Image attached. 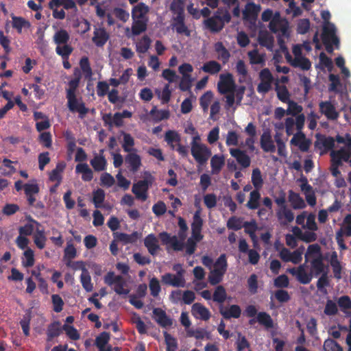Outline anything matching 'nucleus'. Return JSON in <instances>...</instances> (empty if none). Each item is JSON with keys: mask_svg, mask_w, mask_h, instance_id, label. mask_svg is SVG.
Here are the masks:
<instances>
[{"mask_svg": "<svg viewBox=\"0 0 351 351\" xmlns=\"http://www.w3.org/2000/svg\"><path fill=\"white\" fill-rule=\"evenodd\" d=\"M257 322L267 328H271L274 326L273 319L266 312H259L257 314Z\"/></svg>", "mask_w": 351, "mask_h": 351, "instance_id": "46", "label": "nucleus"}, {"mask_svg": "<svg viewBox=\"0 0 351 351\" xmlns=\"http://www.w3.org/2000/svg\"><path fill=\"white\" fill-rule=\"evenodd\" d=\"M165 141L167 142L168 145L170 146L171 149H176V145L174 143H178L181 141L180 134L175 130H168L165 134Z\"/></svg>", "mask_w": 351, "mask_h": 351, "instance_id": "36", "label": "nucleus"}, {"mask_svg": "<svg viewBox=\"0 0 351 351\" xmlns=\"http://www.w3.org/2000/svg\"><path fill=\"white\" fill-rule=\"evenodd\" d=\"M305 123L304 114H300L297 117V132L293 134V136L290 141L291 145L298 147L300 150L303 152L308 151L311 141L307 139L305 134L302 132Z\"/></svg>", "mask_w": 351, "mask_h": 351, "instance_id": "1", "label": "nucleus"}, {"mask_svg": "<svg viewBox=\"0 0 351 351\" xmlns=\"http://www.w3.org/2000/svg\"><path fill=\"white\" fill-rule=\"evenodd\" d=\"M203 226V220L200 217L199 211H196L193 217L191 223V237L186 241H199L202 239V229Z\"/></svg>", "mask_w": 351, "mask_h": 351, "instance_id": "10", "label": "nucleus"}, {"mask_svg": "<svg viewBox=\"0 0 351 351\" xmlns=\"http://www.w3.org/2000/svg\"><path fill=\"white\" fill-rule=\"evenodd\" d=\"M151 43V38L147 35H144L136 43V51L139 53H146L150 47Z\"/></svg>", "mask_w": 351, "mask_h": 351, "instance_id": "40", "label": "nucleus"}, {"mask_svg": "<svg viewBox=\"0 0 351 351\" xmlns=\"http://www.w3.org/2000/svg\"><path fill=\"white\" fill-rule=\"evenodd\" d=\"M289 198L294 209H300L305 207L304 201L298 193L290 191Z\"/></svg>", "mask_w": 351, "mask_h": 351, "instance_id": "44", "label": "nucleus"}, {"mask_svg": "<svg viewBox=\"0 0 351 351\" xmlns=\"http://www.w3.org/2000/svg\"><path fill=\"white\" fill-rule=\"evenodd\" d=\"M245 221L241 218L237 217H231L227 221V227L228 229L239 230L242 228H244Z\"/></svg>", "mask_w": 351, "mask_h": 351, "instance_id": "52", "label": "nucleus"}, {"mask_svg": "<svg viewBox=\"0 0 351 351\" xmlns=\"http://www.w3.org/2000/svg\"><path fill=\"white\" fill-rule=\"evenodd\" d=\"M149 12V7L144 3H139L135 5L132 10V19H147L146 14Z\"/></svg>", "mask_w": 351, "mask_h": 351, "instance_id": "29", "label": "nucleus"}, {"mask_svg": "<svg viewBox=\"0 0 351 351\" xmlns=\"http://www.w3.org/2000/svg\"><path fill=\"white\" fill-rule=\"evenodd\" d=\"M324 351H343L342 347L334 339L328 338L324 342Z\"/></svg>", "mask_w": 351, "mask_h": 351, "instance_id": "55", "label": "nucleus"}, {"mask_svg": "<svg viewBox=\"0 0 351 351\" xmlns=\"http://www.w3.org/2000/svg\"><path fill=\"white\" fill-rule=\"evenodd\" d=\"M51 301L53 304V310L56 313L61 312L64 304L62 298L58 294H53L51 295Z\"/></svg>", "mask_w": 351, "mask_h": 351, "instance_id": "63", "label": "nucleus"}, {"mask_svg": "<svg viewBox=\"0 0 351 351\" xmlns=\"http://www.w3.org/2000/svg\"><path fill=\"white\" fill-rule=\"evenodd\" d=\"M292 66L295 68H300L303 71H308L311 68V62L310 60L304 56L295 57L291 62Z\"/></svg>", "mask_w": 351, "mask_h": 351, "instance_id": "33", "label": "nucleus"}, {"mask_svg": "<svg viewBox=\"0 0 351 351\" xmlns=\"http://www.w3.org/2000/svg\"><path fill=\"white\" fill-rule=\"evenodd\" d=\"M105 199V192L101 189H97L93 193V202L95 208H101Z\"/></svg>", "mask_w": 351, "mask_h": 351, "instance_id": "51", "label": "nucleus"}, {"mask_svg": "<svg viewBox=\"0 0 351 351\" xmlns=\"http://www.w3.org/2000/svg\"><path fill=\"white\" fill-rule=\"evenodd\" d=\"M322 39L328 53L333 52V45L337 48L339 47V40L336 36V29L333 24H329L323 27Z\"/></svg>", "mask_w": 351, "mask_h": 351, "instance_id": "7", "label": "nucleus"}, {"mask_svg": "<svg viewBox=\"0 0 351 351\" xmlns=\"http://www.w3.org/2000/svg\"><path fill=\"white\" fill-rule=\"evenodd\" d=\"M191 152L195 160L201 165L206 163L212 154L210 149L206 145L195 143L191 147Z\"/></svg>", "mask_w": 351, "mask_h": 351, "instance_id": "8", "label": "nucleus"}, {"mask_svg": "<svg viewBox=\"0 0 351 351\" xmlns=\"http://www.w3.org/2000/svg\"><path fill=\"white\" fill-rule=\"evenodd\" d=\"M221 10L218 9L214 15L204 21L206 27L213 33L219 32L223 28V23L221 21L219 14Z\"/></svg>", "mask_w": 351, "mask_h": 351, "instance_id": "13", "label": "nucleus"}, {"mask_svg": "<svg viewBox=\"0 0 351 351\" xmlns=\"http://www.w3.org/2000/svg\"><path fill=\"white\" fill-rule=\"evenodd\" d=\"M70 38V36L66 30L60 29L57 31L53 37V42L57 46L66 44Z\"/></svg>", "mask_w": 351, "mask_h": 351, "instance_id": "41", "label": "nucleus"}, {"mask_svg": "<svg viewBox=\"0 0 351 351\" xmlns=\"http://www.w3.org/2000/svg\"><path fill=\"white\" fill-rule=\"evenodd\" d=\"M104 149H100L99 154H95L93 158L90 161V165L97 172L105 171L107 168L108 162L104 155Z\"/></svg>", "mask_w": 351, "mask_h": 351, "instance_id": "15", "label": "nucleus"}, {"mask_svg": "<svg viewBox=\"0 0 351 351\" xmlns=\"http://www.w3.org/2000/svg\"><path fill=\"white\" fill-rule=\"evenodd\" d=\"M12 27L16 29L19 34L22 33L23 28H29L31 25L30 23L21 16H12Z\"/></svg>", "mask_w": 351, "mask_h": 351, "instance_id": "34", "label": "nucleus"}, {"mask_svg": "<svg viewBox=\"0 0 351 351\" xmlns=\"http://www.w3.org/2000/svg\"><path fill=\"white\" fill-rule=\"evenodd\" d=\"M230 153L243 168H247L250 167L251 163L250 158L244 151L237 148L230 149Z\"/></svg>", "mask_w": 351, "mask_h": 351, "instance_id": "23", "label": "nucleus"}, {"mask_svg": "<svg viewBox=\"0 0 351 351\" xmlns=\"http://www.w3.org/2000/svg\"><path fill=\"white\" fill-rule=\"evenodd\" d=\"M128 153L125 157V162L130 171L136 173L142 165L141 156L135 152Z\"/></svg>", "mask_w": 351, "mask_h": 351, "instance_id": "18", "label": "nucleus"}, {"mask_svg": "<svg viewBox=\"0 0 351 351\" xmlns=\"http://www.w3.org/2000/svg\"><path fill=\"white\" fill-rule=\"evenodd\" d=\"M227 298L226 289L222 285H218L213 293V300L220 305H223Z\"/></svg>", "mask_w": 351, "mask_h": 351, "instance_id": "42", "label": "nucleus"}, {"mask_svg": "<svg viewBox=\"0 0 351 351\" xmlns=\"http://www.w3.org/2000/svg\"><path fill=\"white\" fill-rule=\"evenodd\" d=\"M244 231L248 234L252 241H269L271 234L264 226H258L255 220L245 221Z\"/></svg>", "mask_w": 351, "mask_h": 351, "instance_id": "2", "label": "nucleus"}, {"mask_svg": "<svg viewBox=\"0 0 351 351\" xmlns=\"http://www.w3.org/2000/svg\"><path fill=\"white\" fill-rule=\"evenodd\" d=\"M60 323L54 322L49 324L47 330V341H51L55 337H58L61 333Z\"/></svg>", "mask_w": 351, "mask_h": 351, "instance_id": "38", "label": "nucleus"}, {"mask_svg": "<svg viewBox=\"0 0 351 351\" xmlns=\"http://www.w3.org/2000/svg\"><path fill=\"white\" fill-rule=\"evenodd\" d=\"M332 161L341 165L342 161L347 162L351 158V147H343L331 153Z\"/></svg>", "mask_w": 351, "mask_h": 351, "instance_id": "21", "label": "nucleus"}, {"mask_svg": "<svg viewBox=\"0 0 351 351\" xmlns=\"http://www.w3.org/2000/svg\"><path fill=\"white\" fill-rule=\"evenodd\" d=\"M225 165V158L223 155L215 154L210 159V167L213 174H218Z\"/></svg>", "mask_w": 351, "mask_h": 351, "instance_id": "28", "label": "nucleus"}, {"mask_svg": "<svg viewBox=\"0 0 351 351\" xmlns=\"http://www.w3.org/2000/svg\"><path fill=\"white\" fill-rule=\"evenodd\" d=\"M149 114L152 117L155 122H159L162 120L167 119L169 117V112L168 110H158L156 106H154L149 112Z\"/></svg>", "mask_w": 351, "mask_h": 351, "instance_id": "45", "label": "nucleus"}, {"mask_svg": "<svg viewBox=\"0 0 351 351\" xmlns=\"http://www.w3.org/2000/svg\"><path fill=\"white\" fill-rule=\"evenodd\" d=\"M236 84L231 73L221 74L217 83L218 91L225 95L230 92H234Z\"/></svg>", "mask_w": 351, "mask_h": 351, "instance_id": "9", "label": "nucleus"}, {"mask_svg": "<svg viewBox=\"0 0 351 351\" xmlns=\"http://www.w3.org/2000/svg\"><path fill=\"white\" fill-rule=\"evenodd\" d=\"M329 285L330 281L328 277V272H324L322 274L321 276L319 278L317 282V289L323 293H327V290L326 287H328Z\"/></svg>", "mask_w": 351, "mask_h": 351, "instance_id": "54", "label": "nucleus"}, {"mask_svg": "<svg viewBox=\"0 0 351 351\" xmlns=\"http://www.w3.org/2000/svg\"><path fill=\"white\" fill-rule=\"evenodd\" d=\"M337 304L344 313H348V310L351 309V300L348 295L341 296L337 300Z\"/></svg>", "mask_w": 351, "mask_h": 351, "instance_id": "61", "label": "nucleus"}, {"mask_svg": "<svg viewBox=\"0 0 351 351\" xmlns=\"http://www.w3.org/2000/svg\"><path fill=\"white\" fill-rule=\"evenodd\" d=\"M261 10V6L253 2L247 3L243 11V18L245 21H255Z\"/></svg>", "mask_w": 351, "mask_h": 351, "instance_id": "16", "label": "nucleus"}, {"mask_svg": "<svg viewBox=\"0 0 351 351\" xmlns=\"http://www.w3.org/2000/svg\"><path fill=\"white\" fill-rule=\"evenodd\" d=\"M77 89H66V97L67 106L72 112H78L79 117L83 119L88 112V108L82 99H77L76 96Z\"/></svg>", "mask_w": 351, "mask_h": 351, "instance_id": "3", "label": "nucleus"}, {"mask_svg": "<svg viewBox=\"0 0 351 351\" xmlns=\"http://www.w3.org/2000/svg\"><path fill=\"white\" fill-rule=\"evenodd\" d=\"M80 66L84 74V77L86 79L91 78L93 75V71L90 67V62L88 58L86 56L82 57L80 60Z\"/></svg>", "mask_w": 351, "mask_h": 351, "instance_id": "47", "label": "nucleus"}, {"mask_svg": "<svg viewBox=\"0 0 351 351\" xmlns=\"http://www.w3.org/2000/svg\"><path fill=\"white\" fill-rule=\"evenodd\" d=\"M219 313L226 319L231 318L237 319L241 314V308L237 304H232L228 308H224L223 305L219 306Z\"/></svg>", "mask_w": 351, "mask_h": 351, "instance_id": "20", "label": "nucleus"}, {"mask_svg": "<svg viewBox=\"0 0 351 351\" xmlns=\"http://www.w3.org/2000/svg\"><path fill=\"white\" fill-rule=\"evenodd\" d=\"M171 10L174 12L176 16H173L171 27L173 29H175L178 34L184 35L186 36H191V31L185 24V14L184 9L179 7L176 9H173L171 6Z\"/></svg>", "mask_w": 351, "mask_h": 351, "instance_id": "5", "label": "nucleus"}, {"mask_svg": "<svg viewBox=\"0 0 351 351\" xmlns=\"http://www.w3.org/2000/svg\"><path fill=\"white\" fill-rule=\"evenodd\" d=\"M319 111L328 120H337L339 113L336 110L335 106L330 101H322L319 104Z\"/></svg>", "mask_w": 351, "mask_h": 351, "instance_id": "14", "label": "nucleus"}, {"mask_svg": "<svg viewBox=\"0 0 351 351\" xmlns=\"http://www.w3.org/2000/svg\"><path fill=\"white\" fill-rule=\"evenodd\" d=\"M75 173L82 174V180L90 182L93 178V172L86 163H79L75 167Z\"/></svg>", "mask_w": 351, "mask_h": 351, "instance_id": "25", "label": "nucleus"}, {"mask_svg": "<svg viewBox=\"0 0 351 351\" xmlns=\"http://www.w3.org/2000/svg\"><path fill=\"white\" fill-rule=\"evenodd\" d=\"M73 75L75 77L69 82V83H68L69 87L67 89H77V88L79 87L80 80L82 78V75H81L80 70L77 67L74 69Z\"/></svg>", "mask_w": 351, "mask_h": 351, "instance_id": "60", "label": "nucleus"}, {"mask_svg": "<svg viewBox=\"0 0 351 351\" xmlns=\"http://www.w3.org/2000/svg\"><path fill=\"white\" fill-rule=\"evenodd\" d=\"M343 234L346 237H351V214L345 216L341 228Z\"/></svg>", "mask_w": 351, "mask_h": 351, "instance_id": "64", "label": "nucleus"}, {"mask_svg": "<svg viewBox=\"0 0 351 351\" xmlns=\"http://www.w3.org/2000/svg\"><path fill=\"white\" fill-rule=\"evenodd\" d=\"M288 108L287 110V114H291L292 116L298 117L301 114L303 108L302 106L298 105L296 102L293 101H289L288 102Z\"/></svg>", "mask_w": 351, "mask_h": 351, "instance_id": "58", "label": "nucleus"}, {"mask_svg": "<svg viewBox=\"0 0 351 351\" xmlns=\"http://www.w3.org/2000/svg\"><path fill=\"white\" fill-rule=\"evenodd\" d=\"M276 91L279 100L284 103H287L289 99L290 94L287 88L285 85L276 84Z\"/></svg>", "mask_w": 351, "mask_h": 351, "instance_id": "49", "label": "nucleus"}, {"mask_svg": "<svg viewBox=\"0 0 351 351\" xmlns=\"http://www.w3.org/2000/svg\"><path fill=\"white\" fill-rule=\"evenodd\" d=\"M39 143L46 148H51L52 145V136L49 132H42L38 137Z\"/></svg>", "mask_w": 351, "mask_h": 351, "instance_id": "62", "label": "nucleus"}, {"mask_svg": "<svg viewBox=\"0 0 351 351\" xmlns=\"http://www.w3.org/2000/svg\"><path fill=\"white\" fill-rule=\"evenodd\" d=\"M214 269H218L224 274L226 272L228 264L226 256L224 254H221L213 265Z\"/></svg>", "mask_w": 351, "mask_h": 351, "instance_id": "59", "label": "nucleus"}, {"mask_svg": "<svg viewBox=\"0 0 351 351\" xmlns=\"http://www.w3.org/2000/svg\"><path fill=\"white\" fill-rule=\"evenodd\" d=\"M66 167V164L64 162H59L56 165V167L54 169H53L49 173V180L51 182H57L56 186H58L62 181V175L61 173L63 172L64 168Z\"/></svg>", "mask_w": 351, "mask_h": 351, "instance_id": "31", "label": "nucleus"}, {"mask_svg": "<svg viewBox=\"0 0 351 351\" xmlns=\"http://www.w3.org/2000/svg\"><path fill=\"white\" fill-rule=\"evenodd\" d=\"M173 270L176 271V274L167 273L162 276V282L163 284L171 285L174 287H184L186 280L184 277V270L182 269V265L176 264L173 267Z\"/></svg>", "mask_w": 351, "mask_h": 351, "instance_id": "6", "label": "nucleus"}, {"mask_svg": "<svg viewBox=\"0 0 351 351\" xmlns=\"http://www.w3.org/2000/svg\"><path fill=\"white\" fill-rule=\"evenodd\" d=\"M123 143L122 147L125 152H130L132 151H136L132 147L134 145V140L133 137L128 133L123 132Z\"/></svg>", "mask_w": 351, "mask_h": 351, "instance_id": "57", "label": "nucleus"}, {"mask_svg": "<svg viewBox=\"0 0 351 351\" xmlns=\"http://www.w3.org/2000/svg\"><path fill=\"white\" fill-rule=\"evenodd\" d=\"M260 144L261 147L265 152L274 153L276 152V146L269 130L263 132L261 136Z\"/></svg>", "mask_w": 351, "mask_h": 351, "instance_id": "17", "label": "nucleus"}, {"mask_svg": "<svg viewBox=\"0 0 351 351\" xmlns=\"http://www.w3.org/2000/svg\"><path fill=\"white\" fill-rule=\"evenodd\" d=\"M288 271L295 277L297 280L303 285H307L311 282L313 278V274L308 273L304 267V265H300L297 268L293 267L288 269Z\"/></svg>", "mask_w": 351, "mask_h": 351, "instance_id": "12", "label": "nucleus"}, {"mask_svg": "<svg viewBox=\"0 0 351 351\" xmlns=\"http://www.w3.org/2000/svg\"><path fill=\"white\" fill-rule=\"evenodd\" d=\"M201 69L210 75H215L221 70V64L215 60H210L203 64Z\"/></svg>", "mask_w": 351, "mask_h": 351, "instance_id": "37", "label": "nucleus"}, {"mask_svg": "<svg viewBox=\"0 0 351 351\" xmlns=\"http://www.w3.org/2000/svg\"><path fill=\"white\" fill-rule=\"evenodd\" d=\"M164 337L167 345L166 351H176L178 348V342L176 339L167 332H164Z\"/></svg>", "mask_w": 351, "mask_h": 351, "instance_id": "56", "label": "nucleus"}, {"mask_svg": "<svg viewBox=\"0 0 351 351\" xmlns=\"http://www.w3.org/2000/svg\"><path fill=\"white\" fill-rule=\"evenodd\" d=\"M224 274L219 271L218 269H213L210 271L208 275V282L211 285H217L221 282L223 280Z\"/></svg>", "mask_w": 351, "mask_h": 351, "instance_id": "53", "label": "nucleus"}, {"mask_svg": "<svg viewBox=\"0 0 351 351\" xmlns=\"http://www.w3.org/2000/svg\"><path fill=\"white\" fill-rule=\"evenodd\" d=\"M311 265V273L313 274L315 277H317V276L324 272H327V271L326 270L324 263L323 262V258L322 255L319 254L317 257L312 260Z\"/></svg>", "mask_w": 351, "mask_h": 351, "instance_id": "27", "label": "nucleus"}, {"mask_svg": "<svg viewBox=\"0 0 351 351\" xmlns=\"http://www.w3.org/2000/svg\"><path fill=\"white\" fill-rule=\"evenodd\" d=\"M247 56L251 64H265V55L263 53L260 54L258 49H255L248 51Z\"/></svg>", "mask_w": 351, "mask_h": 351, "instance_id": "39", "label": "nucleus"}, {"mask_svg": "<svg viewBox=\"0 0 351 351\" xmlns=\"http://www.w3.org/2000/svg\"><path fill=\"white\" fill-rule=\"evenodd\" d=\"M26 219L28 222L23 226L20 227L19 235L15 241H29L26 237L34 232L38 221L32 219L30 215L27 216Z\"/></svg>", "mask_w": 351, "mask_h": 351, "instance_id": "11", "label": "nucleus"}, {"mask_svg": "<svg viewBox=\"0 0 351 351\" xmlns=\"http://www.w3.org/2000/svg\"><path fill=\"white\" fill-rule=\"evenodd\" d=\"M77 264L80 265L82 270V274L80 275V282L82 285V287L87 292L92 291L93 289V285L91 282V277L88 269L85 267L84 262L77 261Z\"/></svg>", "mask_w": 351, "mask_h": 351, "instance_id": "19", "label": "nucleus"}, {"mask_svg": "<svg viewBox=\"0 0 351 351\" xmlns=\"http://www.w3.org/2000/svg\"><path fill=\"white\" fill-rule=\"evenodd\" d=\"M143 180H138L134 183L132 188V192L135 195L136 199L145 202L148 198V190L154 182V178L149 173Z\"/></svg>", "mask_w": 351, "mask_h": 351, "instance_id": "4", "label": "nucleus"}, {"mask_svg": "<svg viewBox=\"0 0 351 351\" xmlns=\"http://www.w3.org/2000/svg\"><path fill=\"white\" fill-rule=\"evenodd\" d=\"M73 51V47L67 43L57 46L56 48V53L60 56L63 60H68Z\"/></svg>", "mask_w": 351, "mask_h": 351, "instance_id": "50", "label": "nucleus"}, {"mask_svg": "<svg viewBox=\"0 0 351 351\" xmlns=\"http://www.w3.org/2000/svg\"><path fill=\"white\" fill-rule=\"evenodd\" d=\"M252 182L254 186V190L259 191L263 185V179L262 178L261 171L258 168L253 169L252 173Z\"/></svg>", "mask_w": 351, "mask_h": 351, "instance_id": "48", "label": "nucleus"}, {"mask_svg": "<svg viewBox=\"0 0 351 351\" xmlns=\"http://www.w3.org/2000/svg\"><path fill=\"white\" fill-rule=\"evenodd\" d=\"M261 199V193L258 190L251 191L250 194V199L246 204V206L251 210L257 209L260 205L259 200Z\"/></svg>", "mask_w": 351, "mask_h": 351, "instance_id": "43", "label": "nucleus"}, {"mask_svg": "<svg viewBox=\"0 0 351 351\" xmlns=\"http://www.w3.org/2000/svg\"><path fill=\"white\" fill-rule=\"evenodd\" d=\"M134 22L132 25V32L134 36H138L144 32L147 29V19H133Z\"/></svg>", "mask_w": 351, "mask_h": 351, "instance_id": "35", "label": "nucleus"}, {"mask_svg": "<svg viewBox=\"0 0 351 351\" xmlns=\"http://www.w3.org/2000/svg\"><path fill=\"white\" fill-rule=\"evenodd\" d=\"M153 314L156 322L162 327H169L173 324V322L169 318L165 311L160 308H155L153 310Z\"/></svg>", "mask_w": 351, "mask_h": 351, "instance_id": "24", "label": "nucleus"}, {"mask_svg": "<svg viewBox=\"0 0 351 351\" xmlns=\"http://www.w3.org/2000/svg\"><path fill=\"white\" fill-rule=\"evenodd\" d=\"M93 42L97 47H103L109 38V36L104 28L96 29L93 33Z\"/></svg>", "mask_w": 351, "mask_h": 351, "instance_id": "26", "label": "nucleus"}, {"mask_svg": "<svg viewBox=\"0 0 351 351\" xmlns=\"http://www.w3.org/2000/svg\"><path fill=\"white\" fill-rule=\"evenodd\" d=\"M191 313L197 319H199L203 321L208 320L211 316L209 310L198 302L193 304Z\"/></svg>", "mask_w": 351, "mask_h": 351, "instance_id": "22", "label": "nucleus"}, {"mask_svg": "<svg viewBox=\"0 0 351 351\" xmlns=\"http://www.w3.org/2000/svg\"><path fill=\"white\" fill-rule=\"evenodd\" d=\"M258 41L262 47L272 50L274 44V38L268 32H261L258 36Z\"/></svg>", "mask_w": 351, "mask_h": 351, "instance_id": "30", "label": "nucleus"}, {"mask_svg": "<svg viewBox=\"0 0 351 351\" xmlns=\"http://www.w3.org/2000/svg\"><path fill=\"white\" fill-rule=\"evenodd\" d=\"M215 50L217 53V58L226 64L230 57L229 51L224 47L221 42H217L215 44Z\"/></svg>", "mask_w": 351, "mask_h": 351, "instance_id": "32", "label": "nucleus"}]
</instances>
